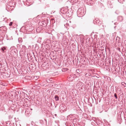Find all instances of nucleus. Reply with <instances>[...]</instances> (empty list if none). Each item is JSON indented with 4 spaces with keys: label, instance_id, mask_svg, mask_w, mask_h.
Segmentation results:
<instances>
[{
    "label": "nucleus",
    "instance_id": "f257e3e1",
    "mask_svg": "<svg viewBox=\"0 0 126 126\" xmlns=\"http://www.w3.org/2000/svg\"><path fill=\"white\" fill-rule=\"evenodd\" d=\"M24 101V104L25 105V106L27 107L30 105V101L27 98H25Z\"/></svg>",
    "mask_w": 126,
    "mask_h": 126
},
{
    "label": "nucleus",
    "instance_id": "a878e982",
    "mask_svg": "<svg viewBox=\"0 0 126 126\" xmlns=\"http://www.w3.org/2000/svg\"><path fill=\"white\" fill-rule=\"evenodd\" d=\"M31 110H32V109H31Z\"/></svg>",
    "mask_w": 126,
    "mask_h": 126
},
{
    "label": "nucleus",
    "instance_id": "423d86ee",
    "mask_svg": "<svg viewBox=\"0 0 126 126\" xmlns=\"http://www.w3.org/2000/svg\"><path fill=\"white\" fill-rule=\"evenodd\" d=\"M20 91H16L15 93V94L18 97V96H20Z\"/></svg>",
    "mask_w": 126,
    "mask_h": 126
},
{
    "label": "nucleus",
    "instance_id": "a211bd4d",
    "mask_svg": "<svg viewBox=\"0 0 126 126\" xmlns=\"http://www.w3.org/2000/svg\"><path fill=\"white\" fill-rule=\"evenodd\" d=\"M22 47L24 48H26L25 46H23Z\"/></svg>",
    "mask_w": 126,
    "mask_h": 126
},
{
    "label": "nucleus",
    "instance_id": "f3484780",
    "mask_svg": "<svg viewBox=\"0 0 126 126\" xmlns=\"http://www.w3.org/2000/svg\"><path fill=\"white\" fill-rule=\"evenodd\" d=\"M77 58V60H76H76H75L76 62V63H77L76 62H77V63L78 62V58Z\"/></svg>",
    "mask_w": 126,
    "mask_h": 126
},
{
    "label": "nucleus",
    "instance_id": "0eeeda50",
    "mask_svg": "<svg viewBox=\"0 0 126 126\" xmlns=\"http://www.w3.org/2000/svg\"><path fill=\"white\" fill-rule=\"evenodd\" d=\"M27 56L28 57V59H32V56H31L30 54H27Z\"/></svg>",
    "mask_w": 126,
    "mask_h": 126
},
{
    "label": "nucleus",
    "instance_id": "f03ea898",
    "mask_svg": "<svg viewBox=\"0 0 126 126\" xmlns=\"http://www.w3.org/2000/svg\"><path fill=\"white\" fill-rule=\"evenodd\" d=\"M17 52V50L16 49H14L11 50V54H12L13 55H15L16 54Z\"/></svg>",
    "mask_w": 126,
    "mask_h": 126
},
{
    "label": "nucleus",
    "instance_id": "dca6fc26",
    "mask_svg": "<svg viewBox=\"0 0 126 126\" xmlns=\"http://www.w3.org/2000/svg\"><path fill=\"white\" fill-rule=\"evenodd\" d=\"M13 24V22H11L9 24V25L10 26H11Z\"/></svg>",
    "mask_w": 126,
    "mask_h": 126
},
{
    "label": "nucleus",
    "instance_id": "39448f33",
    "mask_svg": "<svg viewBox=\"0 0 126 126\" xmlns=\"http://www.w3.org/2000/svg\"><path fill=\"white\" fill-rule=\"evenodd\" d=\"M6 49V48L5 47H3L1 48V49L0 50H1L2 53H5V51L4 50H5Z\"/></svg>",
    "mask_w": 126,
    "mask_h": 126
},
{
    "label": "nucleus",
    "instance_id": "1a4fd4ad",
    "mask_svg": "<svg viewBox=\"0 0 126 126\" xmlns=\"http://www.w3.org/2000/svg\"><path fill=\"white\" fill-rule=\"evenodd\" d=\"M68 118L69 117L71 118V119H73V118L74 117V115L72 114H70V115L68 116L67 117Z\"/></svg>",
    "mask_w": 126,
    "mask_h": 126
},
{
    "label": "nucleus",
    "instance_id": "7ed1b4c3",
    "mask_svg": "<svg viewBox=\"0 0 126 126\" xmlns=\"http://www.w3.org/2000/svg\"><path fill=\"white\" fill-rule=\"evenodd\" d=\"M20 96L22 98H24V96H25V93L22 91H20Z\"/></svg>",
    "mask_w": 126,
    "mask_h": 126
},
{
    "label": "nucleus",
    "instance_id": "412c9836",
    "mask_svg": "<svg viewBox=\"0 0 126 126\" xmlns=\"http://www.w3.org/2000/svg\"><path fill=\"white\" fill-rule=\"evenodd\" d=\"M118 38V39H119V37H117V38H116V40H117V39Z\"/></svg>",
    "mask_w": 126,
    "mask_h": 126
},
{
    "label": "nucleus",
    "instance_id": "c85d7f7f",
    "mask_svg": "<svg viewBox=\"0 0 126 126\" xmlns=\"http://www.w3.org/2000/svg\"><path fill=\"white\" fill-rule=\"evenodd\" d=\"M48 33L49 34H50V33H48Z\"/></svg>",
    "mask_w": 126,
    "mask_h": 126
},
{
    "label": "nucleus",
    "instance_id": "b1692460",
    "mask_svg": "<svg viewBox=\"0 0 126 126\" xmlns=\"http://www.w3.org/2000/svg\"><path fill=\"white\" fill-rule=\"evenodd\" d=\"M56 115H57L56 114H55V116H56Z\"/></svg>",
    "mask_w": 126,
    "mask_h": 126
},
{
    "label": "nucleus",
    "instance_id": "4468645a",
    "mask_svg": "<svg viewBox=\"0 0 126 126\" xmlns=\"http://www.w3.org/2000/svg\"><path fill=\"white\" fill-rule=\"evenodd\" d=\"M121 83L123 85L124 87H125L126 86V84L125 82H122Z\"/></svg>",
    "mask_w": 126,
    "mask_h": 126
},
{
    "label": "nucleus",
    "instance_id": "7c9ffc66",
    "mask_svg": "<svg viewBox=\"0 0 126 126\" xmlns=\"http://www.w3.org/2000/svg\"><path fill=\"white\" fill-rule=\"evenodd\" d=\"M2 126L1 125V126Z\"/></svg>",
    "mask_w": 126,
    "mask_h": 126
},
{
    "label": "nucleus",
    "instance_id": "9d476101",
    "mask_svg": "<svg viewBox=\"0 0 126 126\" xmlns=\"http://www.w3.org/2000/svg\"><path fill=\"white\" fill-rule=\"evenodd\" d=\"M90 75L91 74H90L87 73L85 74V76L86 77L88 78Z\"/></svg>",
    "mask_w": 126,
    "mask_h": 126
},
{
    "label": "nucleus",
    "instance_id": "ddd939ff",
    "mask_svg": "<svg viewBox=\"0 0 126 126\" xmlns=\"http://www.w3.org/2000/svg\"><path fill=\"white\" fill-rule=\"evenodd\" d=\"M68 70L67 68H63L62 69V71H67Z\"/></svg>",
    "mask_w": 126,
    "mask_h": 126
},
{
    "label": "nucleus",
    "instance_id": "5701e85b",
    "mask_svg": "<svg viewBox=\"0 0 126 126\" xmlns=\"http://www.w3.org/2000/svg\"><path fill=\"white\" fill-rule=\"evenodd\" d=\"M124 42H125L126 43V40Z\"/></svg>",
    "mask_w": 126,
    "mask_h": 126
},
{
    "label": "nucleus",
    "instance_id": "c756f323",
    "mask_svg": "<svg viewBox=\"0 0 126 126\" xmlns=\"http://www.w3.org/2000/svg\"><path fill=\"white\" fill-rule=\"evenodd\" d=\"M119 41V40H118V41Z\"/></svg>",
    "mask_w": 126,
    "mask_h": 126
},
{
    "label": "nucleus",
    "instance_id": "20e7f679",
    "mask_svg": "<svg viewBox=\"0 0 126 126\" xmlns=\"http://www.w3.org/2000/svg\"><path fill=\"white\" fill-rule=\"evenodd\" d=\"M60 109L62 110V111H63L65 110V107L64 106H60Z\"/></svg>",
    "mask_w": 126,
    "mask_h": 126
},
{
    "label": "nucleus",
    "instance_id": "6e6552de",
    "mask_svg": "<svg viewBox=\"0 0 126 126\" xmlns=\"http://www.w3.org/2000/svg\"><path fill=\"white\" fill-rule=\"evenodd\" d=\"M54 98L56 101H58L59 100V97L57 95H56L55 96Z\"/></svg>",
    "mask_w": 126,
    "mask_h": 126
},
{
    "label": "nucleus",
    "instance_id": "cd10ccee",
    "mask_svg": "<svg viewBox=\"0 0 126 126\" xmlns=\"http://www.w3.org/2000/svg\"><path fill=\"white\" fill-rule=\"evenodd\" d=\"M74 62L75 61V60H73Z\"/></svg>",
    "mask_w": 126,
    "mask_h": 126
},
{
    "label": "nucleus",
    "instance_id": "9b49d317",
    "mask_svg": "<svg viewBox=\"0 0 126 126\" xmlns=\"http://www.w3.org/2000/svg\"><path fill=\"white\" fill-rule=\"evenodd\" d=\"M97 124L99 126H103V124H102V123H99L98 122V123L97 122Z\"/></svg>",
    "mask_w": 126,
    "mask_h": 126
},
{
    "label": "nucleus",
    "instance_id": "aec40b11",
    "mask_svg": "<svg viewBox=\"0 0 126 126\" xmlns=\"http://www.w3.org/2000/svg\"><path fill=\"white\" fill-rule=\"evenodd\" d=\"M27 94L25 93V96H24V97H25L26 96H27Z\"/></svg>",
    "mask_w": 126,
    "mask_h": 126
},
{
    "label": "nucleus",
    "instance_id": "2eb2a0df",
    "mask_svg": "<svg viewBox=\"0 0 126 126\" xmlns=\"http://www.w3.org/2000/svg\"><path fill=\"white\" fill-rule=\"evenodd\" d=\"M114 96L115 97L116 99H117V95L116 93H115L114 94Z\"/></svg>",
    "mask_w": 126,
    "mask_h": 126
},
{
    "label": "nucleus",
    "instance_id": "6ab92c4d",
    "mask_svg": "<svg viewBox=\"0 0 126 126\" xmlns=\"http://www.w3.org/2000/svg\"><path fill=\"white\" fill-rule=\"evenodd\" d=\"M41 39H42V38L41 37H40L38 38V39L39 40H41Z\"/></svg>",
    "mask_w": 126,
    "mask_h": 126
},
{
    "label": "nucleus",
    "instance_id": "4be33fe9",
    "mask_svg": "<svg viewBox=\"0 0 126 126\" xmlns=\"http://www.w3.org/2000/svg\"><path fill=\"white\" fill-rule=\"evenodd\" d=\"M79 70H77L76 71L77 72V73H78V72H77V71H78Z\"/></svg>",
    "mask_w": 126,
    "mask_h": 126
},
{
    "label": "nucleus",
    "instance_id": "bb28decb",
    "mask_svg": "<svg viewBox=\"0 0 126 126\" xmlns=\"http://www.w3.org/2000/svg\"><path fill=\"white\" fill-rule=\"evenodd\" d=\"M35 126H37V125H35Z\"/></svg>",
    "mask_w": 126,
    "mask_h": 126
},
{
    "label": "nucleus",
    "instance_id": "393cba45",
    "mask_svg": "<svg viewBox=\"0 0 126 126\" xmlns=\"http://www.w3.org/2000/svg\"><path fill=\"white\" fill-rule=\"evenodd\" d=\"M3 28H5V27H3Z\"/></svg>",
    "mask_w": 126,
    "mask_h": 126
},
{
    "label": "nucleus",
    "instance_id": "f8f14e48",
    "mask_svg": "<svg viewBox=\"0 0 126 126\" xmlns=\"http://www.w3.org/2000/svg\"><path fill=\"white\" fill-rule=\"evenodd\" d=\"M16 49L15 48V47L14 46H12V47L10 48V49L11 50H12L13 49Z\"/></svg>",
    "mask_w": 126,
    "mask_h": 126
}]
</instances>
